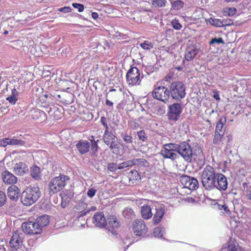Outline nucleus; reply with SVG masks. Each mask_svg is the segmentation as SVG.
<instances>
[{
	"label": "nucleus",
	"instance_id": "1",
	"mask_svg": "<svg viewBox=\"0 0 251 251\" xmlns=\"http://www.w3.org/2000/svg\"><path fill=\"white\" fill-rule=\"evenodd\" d=\"M176 152L181 157L201 156L202 154L201 149L199 146L192 148L185 141L181 142L179 144L169 143L164 145V149L161 150V153L163 157H174L176 156Z\"/></svg>",
	"mask_w": 251,
	"mask_h": 251
},
{
	"label": "nucleus",
	"instance_id": "2",
	"mask_svg": "<svg viewBox=\"0 0 251 251\" xmlns=\"http://www.w3.org/2000/svg\"><path fill=\"white\" fill-rule=\"evenodd\" d=\"M41 191L39 187L30 185L23 192L21 196L22 203L30 206L34 203L41 197Z\"/></svg>",
	"mask_w": 251,
	"mask_h": 251
},
{
	"label": "nucleus",
	"instance_id": "3",
	"mask_svg": "<svg viewBox=\"0 0 251 251\" xmlns=\"http://www.w3.org/2000/svg\"><path fill=\"white\" fill-rule=\"evenodd\" d=\"M215 178L216 174L215 173L214 168L210 166H207L201 175L202 184L206 190H210L215 188Z\"/></svg>",
	"mask_w": 251,
	"mask_h": 251
},
{
	"label": "nucleus",
	"instance_id": "4",
	"mask_svg": "<svg viewBox=\"0 0 251 251\" xmlns=\"http://www.w3.org/2000/svg\"><path fill=\"white\" fill-rule=\"evenodd\" d=\"M170 97L177 101H180L186 95V86L183 82L175 81L169 86Z\"/></svg>",
	"mask_w": 251,
	"mask_h": 251
},
{
	"label": "nucleus",
	"instance_id": "5",
	"mask_svg": "<svg viewBox=\"0 0 251 251\" xmlns=\"http://www.w3.org/2000/svg\"><path fill=\"white\" fill-rule=\"evenodd\" d=\"M69 177L65 175H60L51 179L49 184L50 194H54L61 190L65 186Z\"/></svg>",
	"mask_w": 251,
	"mask_h": 251
},
{
	"label": "nucleus",
	"instance_id": "6",
	"mask_svg": "<svg viewBox=\"0 0 251 251\" xmlns=\"http://www.w3.org/2000/svg\"><path fill=\"white\" fill-rule=\"evenodd\" d=\"M103 139L107 146H110L112 151L116 155H120L123 151V149H119V145L116 143V137L108 130H105Z\"/></svg>",
	"mask_w": 251,
	"mask_h": 251
},
{
	"label": "nucleus",
	"instance_id": "7",
	"mask_svg": "<svg viewBox=\"0 0 251 251\" xmlns=\"http://www.w3.org/2000/svg\"><path fill=\"white\" fill-rule=\"evenodd\" d=\"M152 96L154 99L166 103L170 97L169 89L163 86L157 87L154 89Z\"/></svg>",
	"mask_w": 251,
	"mask_h": 251
},
{
	"label": "nucleus",
	"instance_id": "8",
	"mask_svg": "<svg viewBox=\"0 0 251 251\" xmlns=\"http://www.w3.org/2000/svg\"><path fill=\"white\" fill-rule=\"evenodd\" d=\"M25 234L21 231H16L14 232L9 241V247L11 251H17L22 248Z\"/></svg>",
	"mask_w": 251,
	"mask_h": 251
},
{
	"label": "nucleus",
	"instance_id": "9",
	"mask_svg": "<svg viewBox=\"0 0 251 251\" xmlns=\"http://www.w3.org/2000/svg\"><path fill=\"white\" fill-rule=\"evenodd\" d=\"M183 107L181 103L176 102L168 106L167 115L168 119L173 121H176L178 120L181 113L182 112Z\"/></svg>",
	"mask_w": 251,
	"mask_h": 251
},
{
	"label": "nucleus",
	"instance_id": "10",
	"mask_svg": "<svg viewBox=\"0 0 251 251\" xmlns=\"http://www.w3.org/2000/svg\"><path fill=\"white\" fill-rule=\"evenodd\" d=\"M140 73L139 69L135 67H131L127 72L126 75V81L129 85H134L137 84H139L138 82H140Z\"/></svg>",
	"mask_w": 251,
	"mask_h": 251
},
{
	"label": "nucleus",
	"instance_id": "11",
	"mask_svg": "<svg viewBox=\"0 0 251 251\" xmlns=\"http://www.w3.org/2000/svg\"><path fill=\"white\" fill-rule=\"evenodd\" d=\"M53 97L59 102L69 105L74 102L75 96L71 93L61 92L55 93L53 95Z\"/></svg>",
	"mask_w": 251,
	"mask_h": 251
},
{
	"label": "nucleus",
	"instance_id": "12",
	"mask_svg": "<svg viewBox=\"0 0 251 251\" xmlns=\"http://www.w3.org/2000/svg\"><path fill=\"white\" fill-rule=\"evenodd\" d=\"M23 232L27 234H38L42 232V230L37 227L35 222L29 221L25 222L22 225Z\"/></svg>",
	"mask_w": 251,
	"mask_h": 251
},
{
	"label": "nucleus",
	"instance_id": "13",
	"mask_svg": "<svg viewBox=\"0 0 251 251\" xmlns=\"http://www.w3.org/2000/svg\"><path fill=\"white\" fill-rule=\"evenodd\" d=\"M132 228L136 236H142L146 234L148 228L145 222L141 219H137L132 223Z\"/></svg>",
	"mask_w": 251,
	"mask_h": 251
},
{
	"label": "nucleus",
	"instance_id": "14",
	"mask_svg": "<svg viewBox=\"0 0 251 251\" xmlns=\"http://www.w3.org/2000/svg\"><path fill=\"white\" fill-rule=\"evenodd\" d=\"M181 183L185 188L194 190L198 188L199 183L197 179L188 176H184L181 177Z\"/></svg>",
	"mask_w": 251,
	"mask_h": 251
},
{
	"label": "nucleus",
	"instance_id": "15",
	"mask_svg": "<svg viewBox=\"0 0 251 251\" xmlns=\"http://www.w3.org/2000/svg\"><path fill=\"white\" fill-rule=\"evenodd\" d=\"M120 226L119 222H118L116 218L112 217L110 219L108 222V226L106 229L107 233L109 235L116 236L117 234V230Z\"/></svg>",
	"mask_w": 251,
	"mask_h": 251
},
{
	"label": "nucleus",
	"instance_id": "16",
	"mask_svg": "<svg viewBox=\"0 0 251 251\" xmlns=\"http://www.w3.org/2000/svg\"><path fill=\"white\" fill-rule=\"evenodd\" d=\"M93 223L100 228H103L106 225V219L102 212H98L93 217Z\"/></svg>",
	"mask_w": 251,
	"mask_h": 251
},
{
	"label": "nucleus",
	"instance_id": "17",
	"mask_svg": "<svg viewBox=\"0 0 251 251\" xmlns=\"http://www.w3.org/2000/svg\"><path fill=\"white\" fill-rule=\"evenodd\" d=\"M199 52V49H197L195 46L188 47L185 53V59L187 61H191L193 60L196 55Z\"/></svg>",
	"mask_w": 251,
	"mask_h": 251
},
{
	"label": "nucleus",
	"instance_id": "18",
	"mask_svg": "<svg viewBox=\"0 0 251 251\" xmlns=\"http://www.w3.org/2000/svg\"><path fill=\"white\" fill-rule=\"evenodd\" d=\"M216 178L218 185H216L215 188L220 190H226L227 188L226 177L222 174H216Z\"/></svg>",
	"mask_w": 251,
	"mask_h": 251
},
{
	"label": "nucleus",
	"instance_id": "19",
	"mask_svg": "<svg viewBox=\"0 0 251 251\" xmlns=\"http://www.w3.org/2000/svg\"><path fill=\"white\" fill-rule=\"evenodd\" d=\"M1 176L3 181L5 184H12L17 181V177L7 171L3 172Z\"/></svg>",
	"mask_w": 251,
	"mask_h": 251
},
{
	"label": "nucleus",
	"instance_id": "20",
	"mask_svg": "<svg viewBox=\"0 0 251 251\" xmlns=\"http://www.w3.org/2000/svg\"><path fill=\"white\" fill-rule=\"evenodd\" d=\"M20 193L19 188L15 185H11L8 188L7 195L12 200H16L19 198V195Z\"/></svg>",
	"mask_w": 251,
	"mask_h": 251
},
{
	"label": "nucleus",
	"instance_id": "21",
	"mask_svg": "<svg viewBox=\"0 0 251 251\" xmlns=\"http://www.w3.org/2000/svg\"><path fill=\"white\" fill-rule=\"evenodd\" d=\"M15 173L18 175H23L28 170L26 164L23 162H19L15 165L14 167Z\"/></svg>",
	"mask_w": 251,
	"mask_h": 251
},
{
	"label": "nucleus",
	"instance_id": "22",
	"mask_svg": "<svg viewBox=\"0 0 251 251\" xmlns=\"http://www.w3.org/2000/svg\"><path fill=\"white\" fill-rule=\"evenodd\" d=\"M90 144L87 141H79L76 147L81 154H84L89 151Z\"/></svg>",
	"mask_w": 251,
	"mask_h": 251
},
{
	"label": "nucleus",
	"instance_id": "23",
	"mask_svg": "<svg viewBox=\"0 0 251 251\" xmlns=\"http://www.w3.org/2000/svg\"><path fill=\"white\" fill-rule=\"evenodd\" d=\"M49 216L43 215L37 218L36 220V223L37 227H39L42 230V228L48 226L50 222Z\"/></svg>",
	"mask_w": 251,
	"mask_h": 251
},
{
	"label": "nucleus",
	"instance_id": "24",
	"mask_svg": "<svg viewBox=\"0 0 251 251\" xmlns=\"http://www.w3.org/2000/svg\"><path fill=\"white\" fill-rule=\"evenodd\" d=\"M221 251H243L234 240L230 239L227 247H223Z\"/></svg>",
	"mask_w": 251,
	"mask_h": 251
},
{
	"label": "nucleus",
	"instance_id": "25",
	"mask_svg": "<svg viewBox=\"0 0 251 251\" xmlns=\"http://www.w3.org/2000/svg\"><path fill=\"white\" fill-rule=\"evenodd\" d=\"M165 214L164 207H160L156 209V213L153 218V222L154 224H158L161 220Z\"/></svg>",
	"mask_w": 251,
	"mask_h": 251
},
{
	"label": "nucleus",
	"instance_id": "26",
	"mask_svg": "<svg viewBox=\"0 0 251 251\" xmlns=\"http://www.w3.org/2000/svg\"><path fill=\"white\" fill-rule=\"evenodd\" d=\"M141 212L144 219H149L152 216L151 207L148 205H144L141 207Z\"/></svg>",
	"mask_w": 251,
	"mask_h": 251
},
{
	"label": "nucleus",
	"instance_id": "27",
	"mask_svg": "<svg viewBox=\"0 0 251 251\" xmlns=\"http://www.w3.org/2000/svg\"><path fill=\"white\" fill-rule=\"evenodd\" d=\"M226 122V118L221 117L217 123L215 132L225 134V129L224 127V126Z\"/></svg>",
	"mask_w": 251,
	"mask_h": 251
},
{
	"label": "nucleus",
	"instance_id": "28",
	"mask_svg": "<svg viewBox=\"0 0 251 251\" xmlns=\"http://www.w3.org/2000/svg\"><path fill=\"white\" fill-rule=\"evenodd\" d=\"M61 196L62 199L61 206L65 207L72 200L73 195L70 192H64L61 194Z\"/></svg>",
	"mask_w": 251,
	"mask_h": 251
},
{
	"label": "nucleus",
	"instance_id": "29",
	"mask_svg": "<svg viewBox=\"0 0 251 251\" xmlns=\"http://www.w3.org/2000/svg\"><path fill=\"white\" fill-rule=\"evenodd\" d=\"M87 208V204L83 201H79L78 202L75 208V211L78 214L80 213V216H84L82 215L83 213L86 211Z\"/></svg>",
	"mask_w": 251,
	"mask_h": 251
},
{
	"label": "nucleus",
	"instance_id": "30",
	"mask_svg": "<svg viewBox=\"0 0 251 251\" xmlns=\"http://www.w3.org/2000/svg\"><path fill=\"white\" fill-rule=\"evenodd\" d=\"M19 93L15 88H13L11 91V94L6 98L11 104H15L18 100Z\"/></svg>",
	"mask_w": 251,
	"mask_h": 251
},
{
	"label": "nucleus",
	"instance_id": "31",
	"mask_svg": "<svg viewBox=\"0 0 251 251\" xmlns=\"http://www.w3.org/2000/svg\"><path fill=\"white\" fill-rule=\"evenodd\" d=\"M208 22L213 25L217 27H221L224 25H228L229 23H226V21L220 19L210 18L208 19Z\"/></svg>",
	"mask_w": 251,
	"mask_h": 251
},
{
	"label": "nucleus",
	"instance_id": "32",
	"mask_svg": "<svg viewBox=\"0 0 251 251\" xmlns=\"http://www.w3.org/2000/svg\"><path fill=\"white\" fill-rule=\"evenodd\" d=\"M130 55L133 58V61H134L135 59L142 60V58L143 57L142 54L138 51L137 48H132Z\"/></svg>",
	"mask_w": 251,
	"mask_h": 251
},
{
	"label": "nucleus",
	"instance_id": "33",
	"mask_svg": "<svg viewBox=\"0 0 251 251\" xmlns=\"http://www.w3.org/2000/svg\"><path fill=\"white\" fill-rule=\"evenodd\" d=\"M184 5V3L181 0H175L171 1L172 8L174 10H179Z\"/></svg>",
	"mask_w": 251,
	"mask_h": 251
},
{
	"label": "nucleus",
	"instance_id": "34",
	"mask_svg": "<svg viewBox=\"0 0 251 251\" xmlns=\"http://www.w3.org/2000/svg\"><path fill=\"white\" fill-rule=\"evenodd\" d=\"M123 216L127 219H132L135 217L134 212L130 208H126L123 211Z\"/></svg>",
	"mask_w": 251,
	"mask_h": 251
},
{
	"label": "nucleus",
	"instance_id": "35",
	"mask_svg": "<svg viewBox=\"0 0 251 251\" xmlns=\"http://www.w3.org/2000/svg\"><path fill=\"white\" fill-rule=\"evenodd\" d=\"M8 143L9 145H20L23 146L25 144V142L24 140L14 138H9Z\"/></svg>",
	"mask_w": 251,
	"mask_h": 251
},
{
	"label": "nucleus",
	"instance_id": "36",
	"mask_svg": "<svg viewBox=\"0 0 251 251\" xmlns=\"http://www.w3.org/2000/svg\"><path fill=\"white\" fill-rule=\"evenodd\" d=\"M121 135L124 142L127 145V147H128L129 144H132L133 138L131 135L127 134L126 133H122Z\"/></svg>",
	"mask_w": 251,
	"mask_h": 251
},
{
	"label": "nucleus",
	"instance_id": "37",
	"mask_svg": "<svg viewBox=\"0 0 251 251\" xmlns=\"http://www.w3.org/2000/svg\"><path fill=\"white\" fill-rule=\"evenodd\" d=\"M166 0H152V5L155 8L162 7L165 6Z\"/></svg>",
	"mask_w": 251,
	"mask_h": 251
},
{
	"label": "nucleus",
	"instance_id": "38",
	"mask_svg": "<svg viewBox=\"0 0 251 251\" xmlns=\"http://www.w3.org/2000/svg\"><path fill=\"white\" fill-rule=\"evenodd\" d=\"M243 187L245 191L246 196L249 199L251 200V185H249L247 183H243Z\"/></svg>",
	"mask_w": 251,
	"mask_h": 251
},
{
	"label": "nucleus",
	"instance_id": "39",
	"mask_svg": "<svg viewBox=\"0 0 251 251\" xmlns=\"http://www.w3.org/2000/svg\"><path fill=\"white\" fill-rule=\"evenodd\" d=\"M164 232V228L161 227H157L155 228L154 229L153 234L155 237H156L159 238H161L163 237Z\"/></svg>",
	"mask_w": 251,
	"mask_h": 251
},
{
	"label": "nucleus",
	"instance_id": "40",
	"mask_svg": "<svg viewBox=\"0 0 251 251\" xmlns=\"http://www.w3.org/2000/svg\"><path fill=\"white\" fill-rule=\"evenodd\" d=\"M40 169L39 167L37 166H34L32 167L31 172V176L34 178L37 179L39 177V175L40 174Z\"/></svg>",
	"mask_w": 251,
	"mask_h": 251
},
{
	"label": "nucleus",
	"instance_id": "41",
	"mask_svg": "<svg viewBox=\"0 0 251 251\" xmlns=\"http://www.w3.org/2000/svg\"><path fill=\"white\" fill-rule=\"evenodd\" d=\"M139 45L144 50H148L153 48V44L148 41H144V42L140 43Z\"/></svg>",
	"mask_w": 251,
	"mask_h": 251
},
{
	"label": "nucleus",
	"instance_id": "42",
	"mask_svg": "<svg viewBox=\"0 0 251 251\" xmlns=\"http://www.w3.org/2000/svg\"><path fill=\"white\" fill-rule=\"evenodd\" d=\"M137 135L140 140L142 141L143 142L147 141L148 137L144 130H141L139 131H138L137 132Z\"/></svg>",
	"mask_w": 251,
	"mask_h": 251
},
{
	"label": "nucleus",
	"instance_id": "43",
	"mask_svg": "<svg viewBox=\"0 0 251 251\" xmlns=\"http://www.w3.org/2000/svg\"><path fill=\"white\" fill-rule=\"evenodd\" d=\"M135 163L132 161H126L123 163H118L119 166V169H123L127 167L132 166Z\"/></svg>",
	"mask_w": 251,
	"mask_h": 251
},
{
	"label": "nucleus",
	"instance_id": "44",
	"mask_svg": "<svg viewBox=\"0 0 251 251\" xmlns=\"http://www.w3.org/2000/svg\"><path fill=\"white\" fill-rule=\"evenodd\" d=\"M224 135V134L223 133H219L215 132V135L213 140V143L214 144H217L219 143V142L221 141Z\"/></svg>",
	"mask_w": 251,
	"mask_h": 251
},
{
	"label": "nucleus",
	"instance_id": "45",
	"mask_svg": "<svg viewBox=\"0 0 251 251\" xmlns=\"http://www.w3.org/2000/svg\"><path fill=\"white\" fill-rule=\"evenodd\" d=\"M172 25L176 30H180L182 28L181 25L179 23L178 20L175 19L171 22Z\"/></svg>",
	"mask_w": 251,
	"mask_h": 251
},
{
	"label": "nucleus",
	"instance_id": "46",
	"mask_svg": "<svg viewBox=\"0 0 251 251\" xmlns=\"http://www.w3.org/2000/svg\"><path fill=\"white\" fill-rule=\"evenodd\" d=\"M210 45H214V44H224V42L223 39L221 37H219L218 38H212L209 42Z\"/></svg>",
	"mask_w": 251,
	"mask_h": 251
},
{
	"label": "nucleus",
	"instance_id": "47",
	"mask_svg": "<svg viewBox=\"0 0 251 251\" xmlns=\"http://www.w3.org/2000/svg\"><path fill=\"white\" fill-rule=\"evenodd\" d=\"M6 201V197L4 192L0 191V207L3 205Z\"/></svg>",
	"mask_w": 251,
	"mask_h": 251
},
{
	"label": "nucleus",
	"instance_id": "48",
	"mask_svg": "<svg viewBox=\"0 0 251 251\" xmlns=\"http://www.w3.org/2000/svg\"><path fill=\"white\" fill-rule=\"evenodd\" d=\"M119 165L117 163H110L108 165V169L110 171H114L117 169H119Z\"/></svg>",
	"mask_w": 251,
	"mask_h": 251
},
{
	"label": "nucleus",
	"instance_id": "49",
	"mask_svg": "<svg viewBox=\"0 0 251 251\" xmlns=\"http://www.w3.org/2000/svg\"><path fill=\"white\" fill-rule=\"evenodd\" d=\"M72 6L76 9H78V11L79 12H82L84 10V5L82 4L77 3H73Z\"/></svg>",
	"mask_w": 251,
	"mask_h": 251
},
{
	"label": "nucleus",
	"instance_id": "50",
	"mask_svg": "<svg viewBox=\"0 0 251 251\" xmlns=\"http://www.w3.org/2000/svg\"><path fill=\"white\" fill-rule=\"evenodd\" d=\"M38 116H40L42 118V120L45 119L47 116L46 114L41 110H38L35 112L34 116H37V117Z\"/></svg>",
	"mask_w": 251,
	"mask_h": 251
},
{
	"label": "nucleus",
	"instance_id": "51",
	"mask_svg": "<svg viewBox=\"0 0 251 251\" xmlns=\"http://www.w3.org/2000/svg\"><path fill=\"white\" fill-rule=\"evenodd\" d=\"M100 122L105 128V130H108V126L107 124L106 118L102 116L100 118Z\"/></svg>",
	"mask_w": 251,
	"mask_h": 251
},
{
	"label": "nucleus",
	"instance_id": "52",
	"mask_svg": "<svg viewBox=\"0 0 251 251\" xmlns=\"http://www.w3.org/2000/svg\"><path fill=\"white\" fill-rule=\"evenodd\" d=\"M9 138H6L0 139V146L5 147L9 145Z\"/></svg>",
	"mask_w": 251,
	"mask_h": 251
},
{
	"label": "nucleus",
	"instance_id": "53",
	"mask_svg": "<svg viewBox=\"0 0 251 251\" xmlns=\"http://www.w3.org/2000/svg\"><path fill=\"white\" fill-rule=\"evenodd\" d=\"M97 192V190L94 188L89 189L87 193V196L90 198L93 197Z\"/></svg>",
	"mask_w": 251,
	"mask_h": 251
},
{
	"label": "nucleus",
	"instance_id": "54",
	"mask_svg": "<svg viewBox=\"0 0 251 251\" xmlns=\"http://www.w3.org/2000/svg\"><path fill=\"white\" fill-rule=\"evenodd\" d=\"M236 9L235 8H228L226 13L229 16H233L236 14Z\"/></svg>",
	"mask_w": 251,
	"mask_h": 251
},
{
	"label": "nucleus",
	"instance_id": "55",
	"mask_svg": "<svg viewBox=\"0 0 251 251\" xmlns=\"http://www.w3.org/2000/svg\"><path fill=\"white\" fill-rule=\"evenodd\" d=\"M98 145L95 141H91V150L93 152L97 151Z\"/></svg>",
	"mask_w": 251,
	"mask_h": 251
},
{
	"label": "nucleus",
	"instance_id": "56",
	"mask_svg": "<svg viewBox=\"0 0 251 251\" xmlns=\"http://www.w3.org/2000/svg\"><path fill=\"white\" fill-rule=\"evenodd\" d=\"M71 8L68 6H65L59 9V11L63 13H69L71 12Z\"/></svg>",
	"mask_w": 251,
	"mask_h": 251
},
{
	"label": "nucleus",
	"instance_id": "57",
	"mask_svg": "<svg viewBox=\"0 0 251 251\" xmlns=\"http://www.w3.org/2000/svg\"><path fill=\"white\" fill-rule=\"evenodd\" d=\"M217 206L218 208L219 209H223L226 212L229 211L228 207L226 204H218Z\"/></svg>",
	"mask_w": 251,
	"mask_h": 251
},
{
	"label": "nucleus",
	"instance_id": "58",
	"mask_svg": "<svg viewBox=\"0 0 251 251\" xmlns=\"http://www.w3.org/2000/svg\"><path fill=\"white\" fill-rule=\"evenodd\" d=\"M96 210V206H91L90 208H88L86 211L84 212V213H83L82 214V215H86L87 213L89 212L90 211H95Z\"/></svg>",
	"mask_w": 251,
	"mask_h": 251
},
{
	"label": "nucleus",
	"instance_id": "59",
	"mask_svg": "<svg viewBox=\"0 0 251 251\" xmlns=\"http://www.w3.org/2000/svg\"><path fill=\"white\" fill-rule=\"evenodd\" d=\"M213 98H215L217 100H220V97L218 92L217 91H213Z\"/></svg>",
	"mask_w": 251,
	"mask_h": 251
},
{
	"label": "nucleus",
	"instance_id": "60",
	"mask_svg": "<svg viewBox=\"0 0 251 251\" xmlns=\"http://www.w3.org/2000/svg\"><path fill=\"white\" fill-rule=\"evenodd\" d=\"M38 155H40L41 156H47V152L45 151L40 150L38 151Z\"/></svg>",
	"mask_w": 251,
	"mask_h": 251
},
{
	"label": "nucleus",
	"instance_id": "61",
	"mask_svg": "<svg viewBox=\"0 0 251 251\" xmlns=\"http://www.w3.org/2000/svg\"><path fill=\"white\" fill-rule=\"evenodd\" d=\"M92 17L94 19L96 20L99 17V15L97 12H92Z\"/></svg>",
	"mask_w": 251,
	"mask_h": 251
},
{
	"label": "nucleus",
	"instance_id": "62",
	"mask_svg": "<svg viewBox=\"0 0 251 251\" xmlns=\"http://www.w3.org/2000/svg\"><path fill=\"white\" fill-rule=\"evenodd\" d=\"M105 103L107 105L109 106H113V103L108 100H106Z\"/></svg>",
	"mask_w": 251,
	"mask_h": 251
},
{
	"label": "nucleus",
	"instance_id": "63",
	"mask_svg": "<svg viewBox=\"0 0 251 251\" xmlns=\"http://www.w3.org/2000/svg\"><path fill=\"white\" fill-rule=\"evenodd\" d=\"M139 126V124L136 122H134L132 125V128L133 129H136L138 128Z\"/></svg>",
	"mask_w": 251,
	"mask_h": 251
},
{
	"label": "nucleus",
	"instance_id": "64",
	"mask_svg": "<svg viewBox=\"0 0 251 251\" xmlns=\"http://www.w3.org/2000/svg\"><path fill=\"white\" fill-rule=\"evenodd\" d=\"M8 31L7 30H5L3 32V34L5 35H6L8 34Z\"/></svg>",
	"mask_w": 251,
	"mask_h": 251
}]
</instances>
